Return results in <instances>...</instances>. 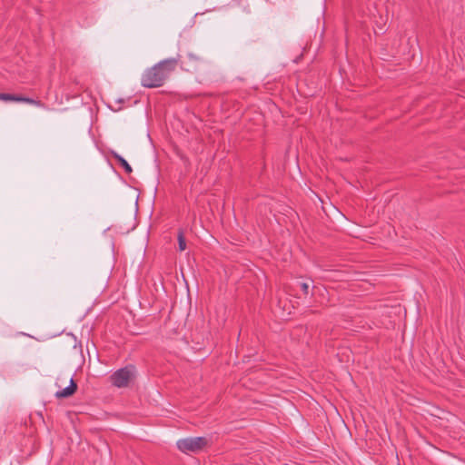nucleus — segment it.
<instances>
[{"label": "nucleus", "instance_id": "f257e3e1", "mask_svg": "<svg viewBox=\"0 0 465 465\" xmlns=\"http://www.w3.org/2000/svg\"><path fill=\"white\" fill-rule=\"evenodd\" d=\"M179 58L164 59L146 69L141 77L142 86L146 88L163 86L171 74L175 70Z\"/></svg>", "mask_w": 465, "mask_h": 465}, {"label": "nucleus", "instance_id": "f03ea898", "mask_svg": "<svg viewBox=\"0 0 465 465\" xmlns=\"http://www.w3.org/2000/svg\"><path fill=\"white\" fill-rule=\"evenodd\" d=\"M207 443L208 440L205 437H190L179 440L176 445L182 452L189 453L202 450Z\"/></svg>", "mask_w": 465, "mask_h": 465}, {"label": "nucleus", "instance_id": "7ed1b4c3", "mask_svg": "<svg viewBox=\"0 0 465 465\" xmlns=\"http://www.w3.org/2000/svg\"><path fill=\"white\" fill-rule=\"evenodd\" d=\"M134 367L133 365H128L117 370L110 376L112 384L117 388L127 387L134 376Z\"/></svg>", "mask_w": 465, "mask_h": 465}, {"label": "nucleus", "instance_id": "20e7f679", "mask_svg": "<svg viewBox=\"0 0 465 465\" xmlns=\"http://www.w3.org/2000/svg\"><path fill=\"white\" fill-rule=\"evenodd\" d=\"M0 100L4 102H22L35 106H43V103L40 100L25 97L21 94L0 93Z\"/></svg>", "mask_w": 465, "mask_h": 465}, {"label": "nucleus", "instance_id": "39448f33", "mask_svg": "<svg viewBox=\"0 0 465 465\" xmlns=\"http://www.w3.org/2000/svg\"><path fill=\"white\" fill-rule=\"evenodd\" d=\"M76 390H77V384L74 381V380L71 377L69 385L63 390L57 391L55 392L54 396L57 399L68 398V397L74 395L75 393Z\"/></svg>", "mask_w": 465, "mask_h": 465}, {"label": "nucleus", "instance_id": "423d86ee", "mask_svg": "<svg viewBox=\"0 0 465 465\" xmlns=\"http://www.w3.org/2000/svg\"><path fill=\"white\" fill-rule=\"evenodd\" d=\"M110 153L117 161L119 165L121 167H123V169L124 170V172L126 173L130 174L133 172L131 165L127 163V161L124 157H122L115 151H111Z\"/></svg>", "mask_w": 465, "mask_h": 465}, {"label": "nucleus", "instance_id": "0eeeda50", "mask_svg": "<svg viewBox=\"0 0 465 465\" xmlns=\"http://www.w3.org/2000/svg\"><path fill=\"white\" fill-rule=\"evenodd\" d=\"M177 239H178L179 250L181 252L184 251L186 249V241H185V237H184V232L182 229H180L178 231Z\"/></svg>", "mask_w": 465, "mask_h": 465}, {"label": "nucleus", "instance_id": "6e6552de", "mask_svg": "<svg viewBox=\"0 0 465 465\" xmlns=\"http://www.w3.org/2000/svg\"><path fill=\"white\" fill-rule=\"evenodd\" d=\"M187 57L191 62H193L194 64H199L203 61V58L201 56H199L195 54H193V53H189L187 54Z\"/></svg>", "mask_w": 465, "mask_h": 465}, {"label": "nucleus", "instance_id": "1a4fd4ad", "mask_svg": "<svg viewBox=\"0 0 465 465\" xmlns=\"http://www.w3.org/2000/svg\"><path fill=\"white\" fill-rule=\"evenodd\" d=\"M297 286L301 289V291L303 292V294L307 295L309 293V284L307 282H297Z\"/></svg>", "mask_w": 465, "mask_h": 465}]
</instances>
